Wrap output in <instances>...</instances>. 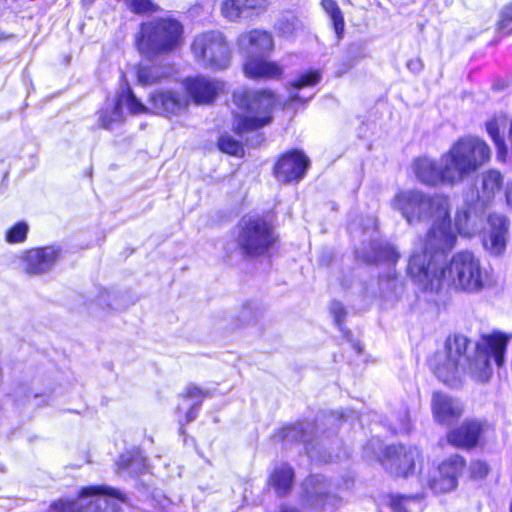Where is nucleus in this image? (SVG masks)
<instances>
[{"instance_id":"obj_1","label":"nucleus","mask_w":512,"mask_h":512,"mask_svg":"<svg viewBox=\"0 0 512 512\" xmlns=\"http://www.w3.org/2000/svg\"><path fill=\"white\" fill-rule=\"evenodd\" d=\"M391 206L410 225L432 220L421 239L420 250L410 256L407 265L408 275L425 278L431 257L452 251L457 243V234L452 229L450 197L442 193L429 195L416 189L400 190L392 198Z\"/></svg>"},{"instance_id":"obj_2","label":"nucleus","mask_w":512,"mask_h":512,"mask_svg":"<svg viewBox=\"0 0 512 512\" xmlns=\"http://www.w3.org/2000/svg\"><path fill=\"white\" fill-rule=\"evenodd\" d=\"M470 339L463 334H450L444 342V350L435 351L427 358V365L439 381L453 386L467 374L477 383L488 382L493 371L490 361L501 368L506 362L509 336L500 331L480 335L473 352L467 356Z\"/></svg>"},{"instance_id":"obj_3","label":"nucleus","mask_w":512,"mask_h":512,"mask_svg":"<svg viewBox=\"0 0 512 512\" xmlns=\"http://www.w3.org/2000/svg\"><path fill=\"white\" fill-rule=\"evenodd\" d=\"M491 157L492 150L484 139L467 135L459 137L442 154L443 165L427 156H419L413 160L412 168L418 181L426 186H454L488 164Z\"/></svg>"},{"instance_id":"obj_4","label":"nucleus","mask_w":512,"mask_h":512,"mask_svg":"<svg viewBox=\"0 0 512 512\" xmlns=\"http://www.w3.org/2000/svg\"><path fill=\"white\" fill-rule=\"evenodd\" d=\"M450 251L441 252L431 257L425 278L409 275L415 282L430 288L448 287L456 291L477 293L485 287V272L475 254L461 250L453 254L448 263L437 269L438 262Z\"/></svg>"},{"instance_id":"obj_5","label":"nucleus","mask_w":512,"mask_h":512,"mask_svg":"<svg viewBox=\"0 0 512 512\" xmlns=\"http://www.w3.org/2000/svg\"><path fill=\"white\" fill-rule=\"evenodd\" d=\"M184 22L171 13L141 21L134 35V47L139 55L154 61L180 52L186 44Z\"/></svg>"},{"instance_id":"obj_6","label":"nucleus","mask_w":512,"mask_h":512,"mask_svg":"<svg viewBox=\"0 0 512 512\" xmlns=\"http://www.w3.org/2000/svg\"><path fill=\"white\" fill-rule=\"evenodd\" d=\"M238 50L243 53L241 71L253 81H281L285 66L269 56L275 51V38L271 31L253 28L242 32L236 39Z\"/></svg>"},{"instance_id":"obj_7","label":"nucleus","mask_w":512,"mask_h":512,"mask_svg":"<svg viewBox=\"0 0 512 512\" xmlns=\"http://www.w3.org/2000/svg\"><path fill=\"white\" fill-rule=\"evenodd\" d=\"M233 102L238 110L231 113V131L243 137L273 122L279 96L271 88L244 89L233 95Z\"/></svg>"},{"instance_id":"obj_8","label":"nucleus","mask_w":512,"mask_h":512,"mask_svg":"<svg viewBox=\"0 0 512 512\" xmlns=\"http://www.w3.org/2000/svg\"><path fill=\"white\" fill-rule=\"evenodd\" d=\"M234 243L243 259L270 257L280 244L273 214H244L235 226Z\"/></svg>"},{"instance_id":"obj_9","label":"nucleus","mask_w":512,"mask_h":512,"mask_svg":"<svg viewBox=\"0 0 512 512\" xmlns=\"http://www.w3.org/2000/svg\"><path fill=\"white\" fill-rule=\"evenodd\" d=\"M193 59L205 69L222 71L232 60L231 44L224 32L217 29L197 33L191 40Z\"/></svg>"},{"instance_id":"obj_10","label":"nucleus","mask_w":512,"mask_h":512,"mask_svg":"<svg viewBox=\"0 0 512 512\" xmlns=\"http://www.w3.org/2000/svg\"><path fill=\"white\" fill-rule=\"evenodd\" d=\"M421 459L422 453L417 447L402 443L385 446L377 456L378 463L396 479L413 476Z\"/></svg>"},{"instance_id":"obj_11","label":"nucleus","mask_w":512,"mask_h":512,"mask_svg":"<svg viewBox=\"0 0 512 512\" xmlns=\"http://www.w3.org/2000/svg\"><path fill=\"white\" fill-rule=\"evenodd\" d=\"M489 430L490 425L487 421L466 418L447 430L445 440L454 449L470 452L485 445Z\"/></svg>"},{"instance_id":"obj_12","label":"nucleus","mask_w":512,"mask_h":512,"mask_svg":"<svg viewBox=\"0 0 512 512\" xmlns=\"http://www.w3.org/2000/svg\"><path fill=\"white\" fill-rule=\"evenodd\" d=\"M310 167L311 160L302 149L290 148L275 157L271 173L283 185L298 184Z\"/></svg>"},{"instance_id":"obj_13","label":"nucleus","mask_w":512,"mask_h":512,"mask_svg":"<svg viewBox=\"0 0 512 512\" xmlns=\"http://www.w3.org/2000/svg\"><path fill=\"white\" fill-rule=\"evenodd\" d=\"M467 468L466 458L454 453L442 460L436 468V474L428 480V486L435 494H445L458 487V479Z\"/></svg>"},{"instance_id":"obj_14","label":"nucleus","mask_w":512,"mask_h":512,"mask_svg":"<svg viewBox=\"0 0 512 512\" xmlns=\"http://www.w3.org/2000/svg\"><path fill=\"white\" fill-rule=\"evenodd\" d=\"M467 468L466 458L454 453L442 460L436 468V474L428 480V486L435 494H445L458 487V479Z\"/></svg>"},{"instance_id":"obj_15","label":"nucleus","mask_w":512,"mask_h":512,"mask_svg":"<svg viewBox=\"0 0 512 512\" xmlns=\"http://www.w3.org/2000/svg\"><path fill=\"white\" fill-rule=\"evenodd\" d=\"M61 256V247L45 245L23 250L19 260L26 275L36 276L49 272Z\"/></svg>"},{"instance_id":"obj_16","label":"nucleus","mask_w":512,"mask_h":512,"mask_svg":"<svg viewBox=\"0 0 512 512\" xmlns=\"http://www.w3.org/2000/svg\"><path fill=\"white\" fill-rule=\"evenodd\" d=\"M509 226L507 215L499 212L488 214L487 229L483 232L482 244L491 255L500 256L505 252Z\"/></svg>"},{"instance_id":"obj_17","label":"nucleus","mask_w":512,"mask_h":512,"mask_svg":"<svg viewBox=\"0 0 512 512\" xmlns=\"http://www.w3.org/2000/svg\"><path fill=\"white\" fill-rule=\"evenodd\" d=\"M117 491L106 485H87L81 487L76 498L78 500L89 498L83 503L82 512H123L121 506L102 496H115Z\"/></svg>"},{"instance_id":"obj_18","label":"nucleus","mask_w":512,"mask_h":512,"mask_svg":"<svg viewBox=\"0 0 512 512\" xmlns=\"http://www.w3.org/2000/svg\"><path fill=\"white\" fill-rule=\"evenodd\" d=\"M269 7V0H222L220 14L229 22L253 19L264 14Z\"/></svg>"},{"instance_id":"obj_19","label":"nucleus","mask_w":512,"mask_h":512,"mask_svg":"<svg viewBox=\"0 0 512 512\" xmlns=\"http://www.w3.org/2000/svg\"><path fill=\"white\" fill-rule=\"evenodd\" d=\"M431 412L437 424L450 426L463 416L465 407L458 399L441 391H435L432 394Z\"/></svg>"},{"instance_id":"obj_20","label":"nucleus","mask_w":512,"mask_h":512,"mask_svg":"<svg viewBox=\"0 0 512 512\" xmlns=\"http://www.w3.org/2000/svg\"><path fill=\"white\" fill-rule=\"evenodd\" d=\"M184 89L187 96L197 105L211 104L218 96L216 82L200 75L186 78Z\"/></svg>"},{"instance_id":"obj_21","label":"nucleus","mask_w":512,"mask_h":512,"mask_svg":"<svg viewBox=\"0 0 512 512\" xmlns=\"http://www.w3.org/2000/svg\"><path fill=\"white\" fill-rule=\"evenodd\" d=\"M148 103L151 113L163 116L175 115L187 106L181 95L173 90H156L150 93Z\"/></svg>"},{"instance_id":"obj_22","label":"nucleus","mask_w":512,"mask_h":512,"mask_svg":"<svg viewBox=\"0 0 512 512\" xmlns=\"http://www.w3.org/2000/svg\"><path fill=\"white\" fill-rule=\"evenodd\" d=\"M504 175L496 169L490 168L481 173L480 186L477 190V199L485 205L491 204L505 189Z\"/></svg>"},{"instance_id":"obj_23","label":"nucleus","mask_w":512,"mask_h":512,"mask_svg":"<svg viewBox=\"0 0 512 512\" xmlns=\"http://www.w3.org/2000/svg\"><path fill=\"white\" fill-rule=\"evenodd\" d=\"M295 481L293 467L283 462L274 467L268 476V485L272 487L278 497H284L291 493Z\"/></svg>"},{"instance_id":"obj_24","label":"nucleus","mask_w":512,"mask_h":512,"mask_svg":"<svg viewBox=\"0 0 512 512\" xmlns=\"http://www.w3.org/2000/svg\"><path fill=\"white\" fill-rule=\"evenodd\" d=\"M122 104L127 106L128 112L132 115L148 114L150 112L134 94L129 85H126L117 95L113 106V113L119 118L123 117Z\"/></svg>"},{"instance_id":"obj_25","label":"nucleus","mask_w":512,"mask_h":512,"mask_svg":"<svg viewBox=\"0 0 512 512\" xmlns=\"http://www.w3.org/2000/svg\"><path fill=\"white\" fill-rule=\"evenodd\" d=\"M400 255L396 249L389 244L378 243L371 247L370 254H364L362 261L367 265H377L382 262H387L395 265Z\"/></svg>"},{"instance_id":"obj_26","label":"nucleus","mask_w":512,"mask_h":512,"mask_svg":"<svg viewBox=\"0 0 512 512\" xmlns=\"http://www.w3.org/2000/svg\"><path fill=\"white\" fill-rule=\"evenodd\" d=\"M320 5L332 21L336 38L341 40L344 37L345 20L338 3L336 0H321Z\"/></svg>"},{"instance_id":"obj_27","label":"nucleus","mask_w":512,"mask_h":512,"mask_svg":"<svg viewBox=\"0 0 512 512\" xmlns=\"http://www.w3.org/2000/svg\"><path fill=\"white\" fill-rule=\"evenodd\" d=\"M278 442L297 444L304 441L305 428L300 423H289L279 427L274 432Z\"/></svg>"},{"instance_id":"obj_28","label":"nucleus","mask_w":512,"mask_h":512,"mask_svg":"<svg viewBox=\"0 0 512 512\" xmlns=\"http://www.w3.org/2000/svg\"><path fill=\"white\" fill-rule=\"evenodd\" d=\"M385 505L392 512H409L411 504L419 502L421 497L417 494L388 493L385 495Z\"/></svg>"},{"instance_id":"obj_29","label":"nucleus","mask_w":512,"mask_h":512,"mask_svg":"<svg viewBox=\"0 0 512 512\" xmlns=\"http://www.w3.org/2000/svg\"><path fill=\"white\" fill-rule=\"evenodd\" d=\"M135 75L142 86L158 84L167 76L161 71V67L156 65H138Z\"/></svg>"},{"instance_id":"obj_30","label":"nucleus","mask_w":512,"mask_h":512,"mask_svg":"<svg viewBox=\"0 0 512 512\" xmlns=\"http://www.w3.org/2000/svg\"><path fill=\"white\" fill-rule=\"evenodd\" d=\"M216 147L219 151L229 156L242 158L245 155V149L242 142L233 138L228 133L219 135L216 141Z\"/></svg>"},{"instance_id":"obj_31","label":"nucleus","mask_w":512,"mask_h":512,"mask_svg":"<svg viewBox=\"0 0 512 512\" xmlns=\"http://www.w3.org/2000/svg\"><path fill=\"white\" fill-rule=\"evenodd\" d=\"M213 395V391L204 389L196 383H189L179 393V398L184 401L193 400V403L200 402V406H202L204 400L212 397Z\"/></svg>"},{"instance_id":"obj_32","label":"nucleus","mask_w":512,"mask_h":512,"mask_svg":"<svg viewBox=\"0 0 512 512\" xmlns=\"http://www.w3.org/2000/svg\"><path fill=\"white\" fill-rule=\"evenodd\" d=\"M123 2L132 13L136 15H151L161 10V7L153 0H115Z\"/></svg>"},{"instance_id":"obj_33","label":"nucleus","mask_w":512,"mask_h":512,"mask_svg":"<svg viewBox=\"0 0 512 512\" xmlns=\"http://www.w3.org/2000/svg\"><path fill=\"white\" fill-rule=\"evenodd\" d=\"M322 75L318 69H309L297 75L289 82V88L300 90L305 87H314L321 81Z\"/></svg>"},{"instance_id":"obj_34","label":"nucleus","mask_w":512,"mask_h":512,"mask_svg":"<svg viewBox=\"0 0 512 512\" xmlns=\"http://www.w3.org/2000/svg\"><path fill=\"white\" fill-rule=\"evenodd\" d=\"M28 233V224L25 221H18L6 230L4 239L9 244H20L27 240Z\"/></svg>"},{"instance_id":"obj_35","label":"nucleus","mask_w":512,"mask_h":512,"mask_svg":"<svg viewBox=\"0 0 512 512\" xmlns=\"http://www.w3.org/2000/svg\"><path fill=\"white\" fill-rule=\"evenodd\" d=\"M495 27L497 32L502 35L512 34V1L501 8Z\"/></svg>"},{"instance_id":"obj_36","label":"nucleus","mask_w":512,"mask_h":512,"mask_svg":"<svg viewBox=\"0 0 512 512\" xmlns=\"http://www.w3.org/2000/svg\"><path fill=\"white\" fill-rule=\"evenodd\" d=\"M83 503L72 498H58L49 504L48 512H82Z\"/></svg>"},{"instance_id":"obj_37","label":"nucleus","mask_w":512,"mask_h":512,"mask_svg":"<svg viewBox=\"0 0 512 512\" xmlns=\"http://www.w3.org/2000/svg\"><path fill=\"white\" fill-rule=\"evenodd\" d=\"M455 228L460 235H469L470 211L468 208H461L455 214Z\"/></svg>"},{"instance_id":"obj_38","label":"nucleus","mask_w":512,"mask_h":512,"mask_svg":"<svg viewBox=\"0 0 512 512\" xmlns=\"http://www.w3.org/2000/svg\"><path fill=\"white\" fill-rule=\"evenodd\" d=\"M490 472L488 463L484 460H472L469 466V475L472 480H482Z\"/></svg>"},{"instance_id":"obj_39","label":"nucleus","mask_w":512,"mask_h":512,"mask_svg":"<svg viewBox=\"0 0 512 512\" xmlns=\"http://www.w3.org/2000/svg\"><path fill=\"white\" fill-rule=\"evenodd\" d=\"M330 313L333 317L334 323L339 327L342 328L345 322V318L347 315V311L344 307V305L338 301L334 300L332 301L330 305Z\"/></svg>"},{"instance_id":"obj_40","label":"nucleus","mask_w":512,"mask_h":512,"mask_svg":"<svg viewBox=\"0 0 512 512\" xmlns=\"http://www.w3.org/2000/svg\"><path fill=\"white\" fill-rule=\"evenodd\" d=\"M123 121V117L118 119L113 111L108 109H101L99 111V126L103 129L110 130L114 123Z\"/></svg>"},{"instance_id":"obj_41","label":"nucleus","mask_w":512,"mask_h":512,"mask_svg":"<svg viewBox=\"0 0 512 512\" xmlns=\"http://www.w3.org/2000/svg\"><path fill=\"white\" fill-rule=\"evenodd\" d=\"M200 407V402L192 403L184 413L183 419L179 420L180 430L182 433H184L185 426L197 418Z\"/></svg>"},{"instance_id":"obj_42","label":"nucleus","mask_w":512,"mask_h":512,"mask_svg":"<svg viewBox=\"0 0 512 512\" xmlns=\"http://www.w3.org/2000/svg\"><path fill=\"white\" fill-rule=\"evenodd\" d=\"M486 131L493 143L504 140V137L501 135L498 120L496 118H492L486 122Z\"/></svg>"},{"instance_id":"obj_43","label":"nucleus","mask_w":512,"mask_h":512,"mask_svg":"<svg viewBox=\"0 0 512 512\" xmlns=\"http://www.w3.org/2000/svg\"><path fill=\"white\" fill-rule=\"evenodd\" d=\"M494 145L496 147L498 160L502 161V162H505L506 158H507V153H508V149H507V145L505 143V139L501 140V141H499L497 143H494Z\"/></svg>"},{"instance_id":"obj_44","label":"nucleus","mask_w":512,"mask_h":512,"mask_svg":"<svg viewBox=\"0 0 512 512\" xmlns=\"http://www.w3.org/2000/svg\"><path fill=\"white\" fill-rule=\"evenodd\" d=\"M504 198L506 205L512 209V180L508 181L504 189Z\"/></svg>"},{"instance_id":"obj_45","label":"nucleus","mask_w":512,"mask_h":512,"mask_svg":"<svg viewBox=\"0 0 512 512\" xmlns=\"http://www.w3.org/2000/svg\"><path fill=\"white\" fill-rule=\"evenodd\" d=\"M307 480L312 487H316L322 482V480L319 478L317 474H310L307 477Z\"/></svg>"},{"instance_id":"obj_46","label":"nucleus","mask_w":512,"mask_h":512,"mask_svg":"<svg viewBox=\"0 0 512 512\" xmlns=\"http://www.w3.org/2000/svg\"><path fill=\"white\" fill-rule=\"evenodd\" d=\"M279 512H301V510L295 506L282 505Z\"/></svg>"},{"instance_id":"obj_47","label":"nucleus","mask_w":512,"mask_h":512,"mask_svg":"<svg viewBox=\"0 0 512 512\" xmlns=\"http://www.w3.org/2000/svg\"><path fill=\"white\" fill-rule=\"evenodd\" d=\"M315 498H321V499H327L329 497V493L328 492H323V493H316L314 495Z\"/></svg>"},{"instance_id":"obj_48","label":"nucleus","mask_w":512,"mask_h":512,"mask_svg":"<svg viewBox=\"0 0 512 512\" xmlns=\"http://www.w3.org/2000/svg\"><path fill=\"white\" fill-rule=\"evenodd\" d=\"M289 99H290L291 101H296V100H298V99H299V97H298V95H297V94H291V95L289 96Z\"/></svg>"},{"instance_id":"obj_49","label":"nucleus","mask_w":512,"mask_h":512,"mask_svg":"<svg viewBox=\"0 0 512 512\" xmlns=\"http://www.w3.org/2000/svg\"><path fill=\"white\" fill-rule=\"evenodd\" d=\"M181 408L179 406L176 407V412H180Z\"/></svg>"},{"instance_id":"obj_50","label":"nucleus","mask_w":512,"mask_h":512,"mask_svg":"<svg viewBox=\"0 0 512 512\" xmlns=\"http://www.w3.org/2000/svg\"><path fill=\"white\" fill-rule=\"evenodd\" d=\"M510 512H512V502H511V505H510Z\"/></svg>"}]
</instances>
